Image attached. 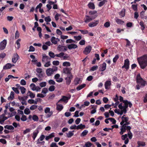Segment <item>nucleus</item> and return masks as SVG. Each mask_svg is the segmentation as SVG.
I'll return each mask as SVG.
<instances>
[{"label": "nucleus", "instance_id": "f257e3e1", "mask_svg": "<svg viewBox=\"0 0 147 147\" xmlns=\"http://www.w3.org/2000/svg\"><path fill=\"white\" fill-rule=\"evenodd\" d=\"M120 115H122L123 113H125L127 112L126 109L129 106L131 108L132 104L130 102H128L127 100H123V98L120 96Z\"/></svg>", "mask_w": 147, "mask_h": 147}, {"label": "nucleus", "instance_id": "f03ea898", "mask_svg": "<svg viewBox=\"0 0 147 147\" xmlns=\"http://www.w3.org/2000/svg\"><path fill=\"white\" fill-rule=\"evenodd\" d=\"M122 121L120 123L121 125H123L121 128V131L120 132V134H122L127 129L129 130L131 129V127L129 126H127L126 125L128 124L127 121L128 120V118L125 116V115H124L121 118Z\"/></svg>", "mask_w": 147, "mask_h": 147}, {"label": "nucleus", "instance_id": "7ed1b4c3", "mask_svg": "<svg viewBox=\"0 0 147 147\" xmlns=\"http://www.w3.org/2000/svg\"><path fill=\"white\" fill-rule=\"evenodd\" d=\"M137 60L142 69H144L147 66V55H145L137 58Z\"/></svg>", "mask_w": 147, "mask_h": 147}, {"label": "nucleus", "instance_id": "20e7f679", "mask_svg": "<svg viewBox=\"0 0 147 147\" xmlns=\"http://www.w3.org/2000/svg\"><path fill=\"white\" fill-rule=\"evenodd\" d=\"M136 82L137 84L136 87L137 90L140 89L141 87H144L147 84L146 82L141 78L139 74L137 75Z\"/></svg>", "mask_w": 147, "mask_h": 147}, {"label": "nucleus", "instance_id": "39448f33", "mask_svg": "<svg viewBox=\"0 0 147 147\" xmlns=\"http://www.w3.org/2000/svg\"><path fill=\"white\" fill-rule=\"evenodd\" d=\"M72 69L67 67L64 68L63 69V73L67 75V76L72 75L71 73Z\"/></svg>", "mask_w": 147, "mask_h": 147}, {"label": "nucleus", "instance_id": "423d86ee", "mask_svg": "<svg viewBox=\"0 0 147 147\" xmlns=\"http://www.w3.org/2000/svg\"><path fill=\"white\" fill-rule=\"evenodd\" d=\"M97 16V15H95L94 17L93 16L90 17L88 16H86L85 18V20L84 22L86 23H87L90 22L93 19H95Z\"/></svg>", "mask_w": 147, "mask_h": 147}, {"label": "nucleus", "instance_id": "0eeeda50", "mask_svg": "<svg viewBox=\"0 0 147 147\" xmlns=\"http://www.w3.org/2000/svg\"><path fill=\"white\" fill-rule=\"evenodd\" d=\"M37 72L38 74V75L39 78H42L44 77V73L43 72L42 69L40 68H37L36 69Z\"/></svg>", "mask_w": 147, "mask_h": 147}, {"label": "nucleus", "instance_id": "6e6552de", "mask_svg": "<svg viewBox=\"0 0 147 147\" xmlns=\"http://www.w3.org/2000/svg\"><path fill=\"white\" fill-rule=\"evenodd\" d=\"M7 44V40L4 39L0 43V50H2L5 48Z\"/></svg>", "mask_w": 147, "mask_h": 147}, {"label": "nucleus", "instance_id": "1a4fd4ad", "mask_svg": "<svg viewBox=\"0 0 147 147\" xmlns=\"http://www.w3.org/2000/svg\"><path fill=\"white\" fill-rule=\"evenodd\" d=\"M92 49V47L90 45L87 46L83 51V53L86 55L89 54Z\"/></svg>", "mask_w": 147, "mask_h": 147}, {"label": "nucleus", "instance_id": "9d476101", "mask_svg": "<svg viewBox=\"0 0 147 147\" xmlns=\"http://www.w3.org/2000/svg\"><path fill=\"white\" fill-rule=\"evenodd\" d=\"M129 61L128 59H126L124 61V64L123 66H122V68L123 69L125 68L127 70L129 69Z\"/></svg>", "mask_w": 147, "mask_h": 147}, {"label": "nucleus", "instance_id": "9b49d317", "mask_svg": "<svg viewBox=\"0 0 147 147\" xmlns=\"http://www.w3.org/2000/svg\"><path fill=\"white\" fill-rule=\"evenodd\" d=\"M73 78V76L72 75L67 76V77L65 78L66 83L67 85H68L70 84Z\"/></svg>", "mask_w": 147, "mask_h": 147}, {"label": "nucleus", "instance_id": "f8f14e48", "mask_svg": "<svg viewBox=\"0 0 147 147\" xmlns=\"http://www.w3.org/2000/svg\"><path fill=\"white\" fill-rule=\"evenodd\" d=\"M19 56L17 53H14L13 56V57L12 59V61L13 63H16L17 61L19 59Z\"/></svg>", "mask_w": 147, "mask_h": 147}, {"label": "nucleus", "instance_id": "ddd939ff", "mask_svg": "<svg viewBox=\"0 0 147 147\" xmlns=\"http://www.w3.org/2000/svg\"><path fill=\"white\" fill-rule=\"evenodd\" d=\"M57 49L61 51H65L67 50V48L65 46L59 45L57 47Z\"/></svg>", "mask_w": 147, "mask_h": 147}, {"label": "nucleus", "instance_id": "4468645a", "mask_svg": "<svg viewBox=\"0 0 147 147\" xmlns=\"http://www.w3.org/2000/svg\"><path fill=\"white\" fill-rule=\"evenodd\" d=\"M127 135L125 134L124 135L122 136L121 138L123 140H124V143L125 144H127L128 143L129 140L127 137Z\"/></svg>", "mask_w": 147, "mask_h": 147}, {"label": "nucleus", "instance_id": "2eb2a0df", "mask_svg": "<svg viewBox=\"0 0 147 147\" xmlns=\"http://www.w3.org/2000/svg\"><path fill=\"white\" fill-rule=\"evenodd\" d=\"M106 68V64L105 62H104L101 65L99 68V70L101 71H104Z\"/></svg>", "mask_w": 147, "mask_h": 147}, {"label": "nucleus", "instance_id": "dca6fc26", "mask_svg": "<svg viewBox=\"0 0 147 147\" xmlns=\"http://www.w3.org/2000/svg\"><path fill=\"white\" fill-rule=\"evenodd\" d=\"M70 98V96L69 98L65 96H63L62 98H61L58 101V103L61 102L62 101L65 102L66 100L67 101V100L69 99Z\"/></svg>", "mask_w": 147, "mask_h": 147}, {"label": "nucleus", "instance_id": "f3484780", "mask_svg": "<svg viewBox=\"0 0 147 147\" xmlns=\"http://www.w3.org/2000/svg\"><path fill=\"white\" fill-rule=\"evenodd\" d=\"M99 23V21L96 20L94 22H92L88 24V26L89 27L92 28L96 26Z\"/></svg>", "mask_w": 147, "mask_h": 147}, {"label": "nucleus", "instance_id": "a211bd4d", "mask_svg": "<svg viewBox=\"0 0 147 147\" xmlns=\"http://www.w3.org/2000/svg\"><path fill=\"white\" fill-rule=\"evenodd\" d=\"M14 66V64H11L9 63H7L4 66L3 69H10L12 66Z\"/></svg>", "mask_w": 147, "mask_h": 147}, {"label": "nucleus", "instance_id": "6ab92c4d", "mask_svg": "<svg viewBox=\"0 0 147 147\" xmlns=\"http://www.w3.org/2000/svg\"><path fill=\"white\" fill-rule=\"evenodd\" d=\"M46 72L47 75L49 76H51L53 73V70L51 69V68H49L47 69L46 70Z\"/></svg>", "mask_w": 147, "mask_h": 147}, {"label": "nucleus", "instance_id": "aec40b11", "mask_svg": "<svg viewBox=\"0 0 147 147\" xmlns=\"http://www.w3.org/2000/svg\"><path fill=\"white\" fill-rule=\"evenodd\" d=\"M38 133L39 131L38 130H36L33 132L32 136V138L33 140H35Z\"/></svg>", "mask_w": 147, "mask_h": 147}, {"label": "nucleus", "instance_id": "412c9836", "mask_svg": "<svg viewBox=\"0 0 147 147\" xmlns=\"http://www.w3.org/2000/svg\"><path fill=\"white\" fill-rule=\"evenodd\" d=\"M27 96H29L31 98H33L35 96V94L30 91L28 92L27 93Z\"/></svg>", "mask_w": 147, "mask_h": 147}, {"label": "nucleus", "instance_id": "4be33fe9", "mask_svg": "<svg viewBox=\"0 0 147 147\" xmlns=\"http://www.w3.org/2000/svg\"><path fill=\"white\" fill-rule=\"evenodd\" d=\"M56 105L57 106L56 109L57 110L60 111L63 109V106L62 105L59 104L58 102L56 103Z\"/></svg>", "mask_w": 147, "mask_h": 147}, {"label": "nucleus", "instance_id": "5701e85b", "mask_svg": "<svg viewBox=\"0 0 147 147\" xmlns=\"http://www.w3.org/2000/svg\"><path fill=\"white\" fill-rule=\"evenodd\" d=\"M67 47L69 49L71 50L73 49H76L78 47V46L74 44H71L67 46Z\"/></svg>", "mask_w": 147, "mask_h": 147}, {"label": "nucleus", "instance_id": "b1692460", "mask_svg": "<svg viewBox=\"0 0 147 147\" xmlns=\"http://www.w3.org/2000/svg\"><path fill=\"white\" fill-rule=\"evenodd\" d=\"M88 7L92 9H94L95 8L94 4L92 2H89L88 5Z\"/></svg>", "mask_w": 147, "mask_h": 147}, {"label": "nucleus", "instance_id": "393cba45", "mask_svg": "<svg viewBox=\"0 0 147 147\" xmlns=\"http://www.w3.org/2000/svg\"><path fill=\"white\" fill-rule=\"evenodd\" d=\"M111 84V82L110 81H107L105 83V88L106 89H108V87L110 86Z\"/></svg>", "mask_w": 147, "mask_h": 147}, {"label": "nucleus", "instance_id": "a878e982", "mask_svg": "<svg viewBox=\"0 0 147 147\" xmlns=\"http://www.w3.org/2000/svg\"><path fill=\"white\" fill-rule=\"evenodd\" d=\"M86 127V126L84 125H83L81 123L79 125L77 126L76 129L78 130L79 129H84Z\"/></svg>", "mask_w": 147, "mask_h": 147}, {"label": "nucleus", "instance_id": "bb28decb", "mask_svg": "<svg viewBox=\"0 0 147 147\" xmlns=\"http://www.w3.org/2000/svg\"><path fill=\"white\" fill-rule=\"evenodd\" d=\"M74 131V130L72 131H69L68 133L66 134V136L68 138H71L74 135V133H73Z\"/></svg>", "mask_w": 147, "mask_h": 147}, {"label": "nucleus", "instance_id": "cd10ccee", "mask_svg": "<svg viewBox=\"0 0 147 147\" xmlns=\"http://www.w3.org/2000/svg\"><path fill=\"white\" fill-rule=\"evenodd\" d=\"M86 86V84H82L76 88V89L78 90H79L85 87Z\"/></svg>", "mask_w": 147, "mask_h": 147}, {"label": "nucleus", "instance_id": "c85d7f7f", "mask_svg": "<svg viewBox=\"0 0 147 147\" xmlns=\"http://www.w3.org/2000/svg\"><path fill=\"white\" fill-rule=\"evenodd\" d=\"M4 128L10 130H13L14 129V127L11 125H6L4 126Z\"/></svg>", "mask_w": 147, "mask_h": 147}, {"label": "nucleus", "instance_id": "c756f323", "mask_svg": "<svg viewBox=\"0 0 147 147\" xmlns=\"http://www.w3.org/2000/svg\"><path fill=\"white\" fill-rule=\"evenodd\" d=\"M14 92L11 91V92L10 96L8 98V100H12L13 99L14 97Z\"/></svg>", "mask_w": 147, "mask_h": 147}, {"label": "nucleus", "instance_id": "7c9ffc66", "mask_svg": "<svg viewBox=\"0 0 147 147\" xmlns=\"http://www.w3.org/2000/svg\"><path fill=\"white\" fill-rule=\"evenodd\" d=\"M107 2V0H103L102 1L100 2L98 5L99 7H101L105 3Z\"/></svg>", "mask_w": 147, "mask_h": 147}, {"label": "nucleus", "instance_id": "2f4dec72", "mask_svg": "<svg viewBox=\"0 0 147 147\" xmlns=\"http://www.w3.org/2000/svg\"><path fill=\"white\" fill-rule=\"evenodd\" d=\"M80 80L79 78H77L75 79L74 81V84L75 85H76L80 83Z\"/></svg>", "mask_w": 147, "mask_h": 147}, {"label": "nucleus", "instance_id": "473e14b6", "mask_svg": "<svg viewBox=\"0 0 147 147\" xmlns=\"http://www.w3.org/2000/svg\"><path fill=\"white\" fill-rule=\"evenodd\" d=\"M56 40V38L54 36H52L51 39V42L54 45L57 44V42Z\"/></svg>", "mask_w": 147, "mask_h": 147}, {"label": "nucleus", "instance_id": "72a5a7b5", "mask_svg": "<svg viewBox=\"0 0 147 147\" xmlns=\"http://www.w3.org/2000/svg\"><path fill=\"white\" fill-rule=\"evenodd\" d=\"M31 89L33 91H35L36 89V85L34 83H32L30 85Z\"/></svg>", "mask_w": 147, "mask_h": 147}, {"label": "nucleus", "instance_id": "f704fd0d", "mask_svg": "<svg viewBox=\"0 0 147 147\" xmlns=\"http://www.w3.org/2000/svg\"><path fill=\"white\" fill-rule=\"evenodd\" d=\"M5 120H4V117L3 116V114L0 116V124H3Z\"/></svg>", "mask_w": 147, "mask_h": 147}, {"label": "nucleus", "instance_id": "c9c22d12", "mask_svg": "<svg viewBox=\"0 0 147 147\" xmlns=\"http://www.w3.org/2000/svg\"><path fill=\"white\" fill-rule=\"evenodd\" d=\"M70 65L71 64L70 63L68 62H64L63 63V66L69 67L70 66Z\"/></svg>", "mask_w": 147, "mask_h": 147}, {"label": "nucleus", "instance_id": "e433bc0d", "mask_svg": "<svg viewBox=\"0 0 147 147\" xmlns=\"http://www.w3.org/2000/svg\"><path fill=\"white\" fill-rule=\"evenodd\" d=\"M88 133V131L86 130H85L81 134V136H86Z\"/></svg>", "mask_w": 147, "mask_h": 147}, {"label": "nucleus", "instance_id": "4c0bfd02", "mask_svg": "<svg viewBox=\"0 0 147 147\" xmlns=\"http://www.w3.org/2000/svg\"><path fill=\"white\" fill-rule=\"evenodd\" d=\"M20 90L21 93L24 94L25 92L26 89L24 87L22 86H20Z\"/></svg>", "mask_w": 147, "mask_h": 147}, {"label": "nucleus", "instance_id": "58836bf2", "mask_svg": "<svg viewBox=\"0 0 147 147\" xmlns=\"http://www.w3.org/2000/svg\"><path fill=\"white\" fill-rule=\"evenodd\" d=\"M20 41H21V39H18V40L16 41V43L17 44V45L18 49H19L20 47Z\"/></svg>", "mask_w": 147, "mask_h": 147}, {"label": "nucleus", "instance_id": "ea45409f", "mask_svg": "<svg viewBox=\"0 0 147 147\" xmlns=\"http://www.w3.org/2000/svg\"><path fill=\"white\" fill-rule=\"evenodd\" d=\"M125 9H123L120 13V15L122 17H123L125 16Z\"/></svg>", "mask_w": 147, "mask_h": 147}, {"label": "nucleus", "instance_id": "a19ab883", "mask_svg": "<svg viewBox=\"0 0 147 147\" xmlns=\"http://www.w3.org/2000/svg\"><path fill=\"white\" fill-rule=\"evenodd\" d=\"M24 113L26 115H28L30 113L29 109L27 108H26L24 110Z\"/></svg>", "mask_w": 147, "mask_h": 147}, {"label": "nucleus", "instance_id": "79ce46f5", "mask_svg": "<svg viewBox=\"0 0 147 147\" xmlns=\"http://www.w3.org/2000/svg\"><path fill=\"white\" fill-rule=\"evenodd\" d=\"M109 120H110L111 122L113 124H115L116 123V121L114 119L112 118H109Z\"/></svg>", "mask_w": 147, "mask_h": 147}, {"label": "nucleus", "instance_id": "37998d69", "mask_svg": "<svg viewBox=\"0 0 147 147\" xmlns=\"http://www.w3.org/2000/svg\"><path fill=\"white\" fill-rule=\"evenodd\" d=\"M79 30L80 31L82 34H86L88 33V31L87 30Z\"/></svg>", "mask_w": 147, "mask_h": 147}, {"label": "nucleus", "instance_id": "c03bdc74", "mask_svg": "<svg viewBox=\"0 0 147 147\" xmlns=\"http://www.w3.org/2000/svg\"><path fill=\"white\" fill-rule=\"evenodd\" d=\"M140 24L141 27V29L142 30H144L145 28V27L144 25V22H143L141 21L140 23Z\"/></svg>", "mask_w": 147, "mask_h": 147}, {"label": "nucleus", "instance_id": "a18cd8bd", "mask_svg": "<svg viewBox=\"0 0 147 147\" xmlns=\"http://www.w3.org/2000/svg\"><path fill=\"white\" fill-rule=\"evenodd\" d=\"M138 147H139L140 146H144L145 145V143L141 142H138Z\"/></svg>", "mask_w": 147, "mask_h": 147}, {"label": "nucleus", "instance_id": "49530a36", "mask_svg": "<svg viewBox=\"0 0 147 147\" xmlns=\"http://www.w3.org/2000/svg\"><path fill=\"white\" fill-rule=\"evenodd\" d=\"M37 107V105H33L30 107V109L31 110H33L36 109Z\"/></svg>", "mask_w": 147, "mask_h": 147}, {"label": "nucleus", "instance_id": "de8ad7c7", "mask_svg": "<svg viewBox=\"0 0 147 147\" xmlns=\"http://www.w3.org/2000/svg\"><path fill=\"white\" fill-rule=\"evenodd\" d=\"M12 89L16 93L18 94L19 93V92L18 88L13 87L12 88Z\"/></svg>", "mask_w": 147, "mask_h": 147}, {"label": "nucleus", "instance_id": "09e8293b", "mask_svg": "<svg viewBox=\"0 0 147 147\" xmlns=\"http://www.w3.org/2000/svg\"><path fill=\"white\" fill-rule=\"evenodd\" d=\"M55 88V86L52 85L50 86L49 88V90L50 91H53L54 90Z\"/></svg>", "mask_w": 147, "mask_h": 147}, {"label": "nucleus", "instance_id": "8fccbe9b", "mask_svg": "<svg viewBox=\"0 0 147 147\" xmlns=\"http://www.w3.org/2000/svg\"><path fill=\"white\" fill-rule=\"evenodd\" d=\"M110 25L109 22H106L104 24V26L105 28H108L110 26Z\"/></svg>", "mask_w": 147, "mask_h": 147}, {"label": "nucleus", "instance_id": "3c124183", "mask_svg": "<svg viewBox=\"0 0 147 147\" xmlns=\"http://www.w3.org/2000/svg\"><path fill=\"white\" fill-rule=\"evenodd\" d=\"M45 20L47 22H50L51 21V19L49 16H48L45 18Z\"/></svg>", "mask_w": 147, "mask_h": 147}, {"label": "nucleus", "instance_id": "603ef678", "mask_svg": "<svg viewBox=\"0 0 147 147\" xmlns=\"http://www.w3.org/2000/svg\"><path fill=\"white\" fill-rule=\"evenodd\" d=\"M39 85L41 87H45L46 86V83L45 82H42L40 83Z\"/></svg>", "mask_w": 147, "mask_h": 147}, {"label": "nucleus", "instance_id": "864d4df0", "mask_svg": "<svg viewBox=\"0 0 147 147\" xmlns=\"http://www.w3.org/2000/svg\"><path fill=\"white\" fill-rule=\"evenodd\" d=\"M21 119L22 121H25L27 119L26 116L23 115L21 118Z\"/></svg>", "mask_w": 147, "mask_h": 147}, {"label": "nucleus", "instance_id": "5fc2aeb1", "mask_svg": "<svg viewBox=\"0 0 147 147\" xmlns=\"http://www.w3.org/2000/svg\"><path fill=\"white\" fill-rule=\"evenodd\" d=\"M66 42L67 43H72L75 42V41L71 39H68L66 40Z\"/></svg>", "mask_w": 147, "mask_h": 147}, {"label": "nucleus", "instance_id": "6e6d98bb", "mask_svg": "<svg viewBox=\"0 0 147 147\" xmlns=\"http://www.w3.org/2000/svg\"><path fill=\"white\" fill-rule=\"evenodd\" d=\"M49 55L51 58H53L55 57L54 53L51 51H50L49 52Z\"/></svg>", "mask_w": 147, "mask_h": 147}, {"label": "nucleus", "instance_id": "4d7b16f0", "mask_svg": "<svg viewBox=\"0 0 147 147\" xmlns=\"http://www.w3.org/2000/svg\"><path fill=\"white\" fill-rule=\"evenodd\" d=\"M92 144L90 142H87L85 144V146L86 147H91L92 146Z\"/></svg>", "mask_w": 147, "mask_h": 147}, {"label": "nucleus", "instance_id": "13d9d810", "mask_svg": "<svg viewBox=\"0 0 147 147\" xmlns=\"http://www.w3.org/2000/svg\"><path fill=\"white\" fill-rule=\"evenodd\" d=\"M74 38L76 40L79 41L82 38V37L81 36L79 35L78 36H74Z\"/></svg>", "mask_w": 147, "mask_h": 147}, {"label": "nucleus", "instance_id": "bf43d9fd", "mask_svg": "<svg viewBox=\"0 0 147 147\" xmlns=\"http://www.w3.org/2000/svg\"><path fill=\"white\" fill-rule=\"evenodd\" d=\"M98 68L97 65L94 66L92 67L91 68V70L92 71H94L97 69Z\"/></svg>", "mask_w": 147, "mask_h": 147}, {"label": "nucleus", "instance_id": "052dcab7", "mask_svg": "<svg viewBox=\"0 0 147 147\" xmlns=\"http://www.w3.org/2000/svg\"><path fill=\"white\" fill-rule=\"evenodd\" d=\"M33 120L34 121H37L38 119V117L36 115H33L32 117Z\"/></svg>", "mask_w": 147, "mask_h": 147}, {"label": "nucleus", "instance_id": "680f3d73", "mask_svg": "<svg viewBox=\"0 0 147 147\" xmlns=\"http://www.w3.org/2000/svg\"><path fill=\"white\" fill-rule=\"evenodd\" d=\"M57 34L59 35H62V32L59 29H57L56 30Z\"/></svg>", "mask_w": 147, "mask_h": 147}, {"label": "nucleus", "instance_id": "e2e57ef3", "mask_svg": "<svg viewBox=\"0 0 147 147\" xmlns=\"http://www.w3.org/2000/svg\"><path fill=\"white\" fill-rule=\"evenodd\" d=\"M49 83L50 85H55V82L52 80H50L49 81Z\"/></svg>", "mask_w": 147, "mask_h": 147}, {"label": "nucleus", "instance_id": "0e129e2a", "mask_svg": "<svg viewBox=\"0 0 147 147\" xmlns=\"http://www.w3.org/2000/svg\"><path fill=\"white\" fill-rule=\"evenodd\" d=\"M0 142L2 143L3 144H6L7 143L6 141L4 139H0Z\"/></svg>", "mask_w": 147, "mask_h": 147}, {"label": "nucleus", "instance_id": "69168bd1", "mask_svg": "<svg viewBox=\"0 0 147 147\" xmlns=\"http://www.w3.org/2000/svg\"><path fill=\"white\" fill-rule=\"evenodd\" d=\"M119 56L118 55H116L115 56L114 58L113 59V61L114 63L115 62L117 61V59L119 58Z\"/></svg>", "mask_w": 147, "mask_h": 147}, {"label": "nucleus", "instance_id": "338daca9", "mask_svg": "<svg viewBox=\"0 0 147 147\" xmlns=\"http://www.w3.org/2000/svg\"><path fill=\"white\" fill-rule=\"evenodd\" d=\"M35 50L34 48L32 46H30L29 47V49L28 50V51L29 52L30 51H34Z\"/></svg>", "mask_w": 147, "mask_h": 147}, {"label": "nucleus", "instance_id": "774afa93", "mask_svg": "<svg viewBox=\"0 0 147 147\" xmlns=\"http://www.w3.org/2000/svg\"><path fill=\"white\" fill-rule=\"evenodd\" d=\"M51 147H58V146L57 145L56 143L55 142H52L50 145Z\"/></svg>", "mask_w": 147, "mask_h": 147}]
</instances>
